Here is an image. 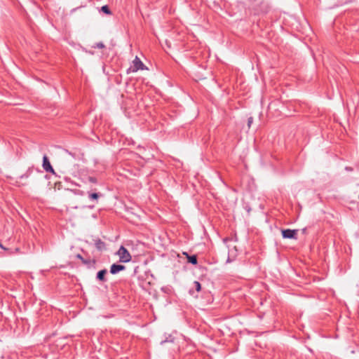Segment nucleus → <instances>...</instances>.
Segmentation results:
<instances>
[{
    "mask_svg": "<svg viewBox=\"0 0 359 359\" xmlns=\"http://www.w3.org/2000/svg\"><path fill=\"white\" fill-rule=\"evenodd\" d=\"M119 257V262L127 263L131 260V255L128 250L123 246H121L116 252Z\"/></svg>",
    "mask_w": 359,
    "mask_h": 359,
    "instance_id": "nucleus-1",
    "label": "nucleus"
},
{
    "mask_svg": "<svg viewBox=\"0 0 359 359\" xmlns=\"http://www.w3.org/2000/svg\"><path fill=\"white\" fill-rule=\"evenodd\" d=\"M146 67L141 60L137 56H136L133 60V64L129 68V70H130L132 72H136L138 70H143Z\"/></svg>",
    "mask_w": 359,
    "mask_h": 359,
    "instance_id": "nucleus-2",
    "label": "nucleus"
},
{
    "mask_svg": "<svg viewBox=\"0 0 359 359\" xmlns=\"http://www.w3.org/2000/svg\"><path fill=\"white\" fill-rule=\"evenodd\" d=\"M42 167L46 172H50L52 174H55V170L53 168V167L50 163V161L48 159V157L46 155H44L43 157Z\"/></svg>",
    "mask_w": 359,
    "mask_h": 359,
    "instance_id": "nucleus-3",
    "label": "nucleus"
},
{
    "mask_svg": "<svg viewBox=\"0 0 359 359\" xmlns=\"http://www.w3.org/2000/svg\"><path fill=\"white\" fill-rule=\"evenodd\" d=\"M298 230L296 229H283L282 230V236L284 238L297 239Z\"/></svg>",
    "mask_w": 359,
    "mask_h": 359,
    "instance_id": "nucleus-4",
    "label": "nucleus"
},
{
    "mask_svg": "<svg viewBox=\"0 0 359 359\" xmlns=\"http://www.w3.org/2000/svg\"><path fill=\"white\" fill-rule=\"evenodd\" d=\"M76 257L79 259L81 261V262L84 265H86L88 268H90V267L93 266L95 265V259H85L80 254H77L76 255Z\"/></svg>",
    "mask_w": 359,
    "mask_h": 359,
    "instance_id": "nucleus-5",
    "label": "nucleus"
},
{
    "mask_svg": "<svg viewBox=\"0 0 359 359\" xmlns=\"http://www.w3.org/2000/svg\"><path fill=\"white\" fill-rule=\"evenodd\" d=\"M125 269L126 266L124 265L113 264L110 267V273L111 274H116Z\"/></svg>",
    "mask_w": 359,
    "mask_h": 359,
    "instance_id": "nucleus-6",
    "label": "nucleus"
},
{
    "mask_svg": "<svg viewBox=\"0 0 359 359\" xmlns=\"http://www.w3.org/2000/svg\"><path fill=\"white\" fill-rule=\"evenodd\" d=\"M107 273V269H102V270H100L97 273V275H96V278L100 280V281H102V282H106L107 281V279L105 278V275Z\"/></svg>",
    "mask_w": 359,
    "mask_h": 359,
    "instance_id": "nucleus-7",
    "label": "nucleus"
},
{
    "mask_svg": "<svg viewBox=\"0 0 359 359\" xmlns=\"http://www.w3.org/2000/svg\"><path fill=\"white\" fill-rule=\"evenodd\" d=\"M182 255L186 256L187 262L189 263H191L194 265H196L197 264V257L196 255L189 256L187 252H183Z\"/></svg>",
    "mask_w": 359,
    "mask_h": 359,
    "instance_id": "nucleus-8",
    "label": "nucleus"
},
{
    "mask_svg": "<svg viewBox=\"0 0 359 359\" xmlns=\"http://www.w3.org/2000/svg\"><path fill=\"white\" fill-rule=\"evenodd\" d=\"M95 245L98 250H103L105 249L106 245L101 239L97 238L95 241Z\"/></svg>",
    "mask_w": 359,
    "mask_h": 359,
    "instance_id": "nucleus-9",
    "label": "nucleus"
},
{
    "mask_svg": "<svg viewBox=\"0 0 359 359\" xmlns=\"http://www.w3.org/2000/svg\"><path fill=\"white\" fill-rule=\"evenodd\" d=\"M100 194L98 193H88V198L90 200H97Z\"/></svg>",
    "mask_w": 359,
    "mask_h": 359,
    "instance_id": "nucleus-10",
    "label": "nucleus"
},
{
    "mask_svg": "<svg viewBox=\"0 0 359 359\" xmlns=\"http://www.w3.org/2000/svg\"><path fill=\"white\" fill-rule=\"evenodd\" d=\"M32 172V170L31 168H29L25 173H24L23 175H20V179H27L28 177H29V176L31 175Z\"/></svg>",
    "mask_w": 359,
    "mask_h": 359,
    "instance_id": "nucleus-11",
    "label": "nucleus"
},
{
    "mask_svg": "<svg viewBox=\"0 0 359 359\" xmlns=\"http://www.w3.org/2000/svg\"><path fill=\"white\" fill-rule=\"evenodd\" d=\"M101 11L107 15H110L111 13L109 6L107 5L102 6Z\"/></svg>",
    "mask_w": 359,
    "mask_h": 359,
    "instance_id": "nucleus-12",
    "label": "nucleus"
},
{
    "mask_svg": "<svg viewBox=\"0 0 359 359\" xmlns=\"http://www.w3.org/2000/svg\"><path fill=\"white\" fill-rule=\"evenodd\" d=\"M193 285H194V287H195V289H196V290L197 292H199V291L201 290V284H200V283H199V282H198V281H194V282L193 283Z\"/></svg>",
    "mask_w": 359,
    "mask_h": 359,
    "instance_id": "nucleus-13",
    "label": "nucleus"
},
{
    "mask_svg": "<svg viewBox=\"0 0 359 359\" xmlns=\"http://www.w3.org/2000/svg\"><path fill=\"white\" fill-rule=\"evenodd\" d=\"M88 182L93 183V184H96L97 183V180L96 177H88Z\"/></svg>",
    "mask_w": 359,
    "mask_h": 359,
    "instance_id": "nucleus-14",
    "label": "nucleus"
},
{
    "mask_svg": "<svg viewBox=\"0 0 359 359\" xmlns=\"http://www.w3.org/2000/svg\"><path fill=\"white\" fill-rule=\"evenodd\" d=\"M104 44L102 42L97 43L93 47L97 48H104Z\"/></svg>",
    "mask_w": 359,
    "mask_h": 359,
    "instance_id": "nucleus-15",
    "label": "nucleus"
},
{
    "mask_svg": "<svg viewBox=\"0 0 359 359\" xmlns=\"http://www.w3.org/2000/svg\"><path fill=\"white\" fill-rule=\"evenodd\" d=\"M252 122H253V118L252 117L248 118V128H250L251 124L252 123Z\"/></svg>",
    "mask_w": 359,
    "mask_h": 359,
    "instance_id": "nucleus-16",
    "label": "nucleus"
},
{
    "mask_svg": "<svg viewBox=\"0 0 359 359\" xmlns=\"http://www.w3.org/2000/svg\"><path fill=\"white\" fill-rule=\"evenodd\" d=\"M173 338L170 339H166L165 340H163L161 342V344L165 343V342H168V341H170V342H172L173 341Z\"/></svg>",
    "mask_w": 359,
    "mask_h": 359,
    "instance_id": "nucleus-17",
    "label": "nucleus"
},
{
    "mask_svg": "<svg viewBox=\"0 0 359 359\" xmlns=\"http://www.w3.org/2000/svg\"><path fill=\"white\" fill-rule=\"evenodd\" d=\"M0 247L2 248V245L0 244Z\"/></svg>",
    "mask_w": 359,
    "mask_h": 359,
    "instance_id": "nucleus-18",
    "label": "nucleus"
}]
</instances>
